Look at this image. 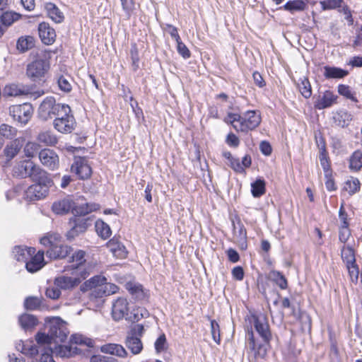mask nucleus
Wrapping results in <instances>:
<instances>
[{
	"mask_svg": "<svg viewBox=\"0 0 362 362\" xmlns=\"http://www.w3.org/2000/svg\"><path fill=\"white\" fill-rule=\"evenodd\" d=\"M254 327L264 344L255 341L253 330L248 329L247 338L250 349L255 353V357L264 358L267 355V346L272 339V334L268 322V319L264 314L252 315Z\"/></svg>",
	"mask_w": 362,
	"mask_h": 362,
	"instance_id": "nucleus-1",
	"label": "nucleus"
},
{
	"mask_svg": "<svg viewBox=\"0 0 362 362\" xmlns=\"http://www.w3.org/2000/svg\"><path fill=\"white\" fill-rule=\"evenodd\" d=\"M106 281L107 279L104 276H94L81 285L80 290L83 293L91 290L90 296L95 298H100L116 293L119 287L114 284L106 282Z\"/></svg>",
	"mask_w": 362,
	"mask_h": 362,
	"instance_id": "nucleus-2",
	"label": "nucleus"
},
{
	"mask_svg": "<svg viewBox=\"0 0 362 362\" xmlns=\"http://www.w3.org/2000/svg\"><path fill=\"white\" fill-rule=\"evenodd\" d=\"M225 122L231 124L238 132H247L254 130L261 123V116L255 110H248L243 115L228 113Z\"/></svg>",
	"mask_w": 362,
	"mask_h": 362,
	"instance_id": "nucleus-3",
	"label": "nucleus"
},
{
	"mask_svg": "<svg viewBox=\"0 0 362 362\" xmlns=\"http://www.w3.org/2000/svg\"><path fill=\"white\" fill-rule=\"evenodd\" d=\"M40 243L49 247L46 255L50 259H64L72 251L70 246L63 243L62 237L59 233H48L40 239Z\"/></svg>",
	"mask_w": 362,
	"mask_h": 362,
	"instance_id": "nucleus-4",
	"label": "nucleus"
},
{
	"mask_svg": "<svg viewBox=\"0 0 362 362\" xmlns=\"http://www.w3.org/2000/svg\"><path fill=\"white\" fill-rule=\"evenodd\" d=\"M48 333H37L35 339L37 344H51L53 341L54 343L64 341L68 335L66 325L60 321L59 318L54 319L47 325Z\"/></svg>",
	"mask_w": 362,
	"mask_h": 362,
	"instance_id": "nucleus-5",
	"label": "nucleus"
},
{
	"mask_svg": "<svg viewBox=\"0 0 362 362\" xmlns=\"http://www.w3.org/2000/svg\"><path fill=\"white\" fill-rule=\"evenodd\" d=\"M37 177L36 179H32L35 184L30 185L25 192V198L28 201L39 200L45 197L53 183L46 171L43 175L42 173Z\"/></svg>",
	"mask_w": 362,
	"mask_h": 362,
	"instance_id": "nucleus-6",
	"label": "nucleus"
},
{
	"mask_svg": "<svg viewBox=\"0 0 362 362\" xmlns=\"http://www.w3.org/2000/svg\"><path fill=\"white\" fill-rule=\"evenodd\" d=\"M44 170L30 160H23L16 163L13 168V175L18 178L30 177L36 179L37 176L44 174Z\"/></svg>",
	"mask_w": 362,
	"mask_h": 362,
	"instance_id": "nucleus-7",
	"label": "nucleus"
},
{
	"mask_svg": "<svg viewBox=\"0 0 362 362\" xmlns=\"http://www.w3.org/2000/svg\"><path fill=\"white\" fill-rule=\"evenodd\" d=\"M49 69V63L45 59L38 58L27 65L26 76L34 82L41 81Z\"/></svg>",
	"mask_w": 362,
	"mask_h": 362,
	"instance_id": "nucleus-8",
	"label": "nucleus"
},
{
	"mask_svg": "<svg viewBox=\"0 0 362 362\" xmlns=\"http://www.w3.org/2000/svg\"><path fill=\"white\" fill-rule=\"evenodd\" d=\"M59 108H62L61 103H56L54 97H47L38 108V116L41 119L46 121L55 117Z\"/></svg>",
	"mask_w": 362,
	"mask_h": 362,
	"instance_id": "nucleus-9",
	"label": "nucleus"
},
{
	"mask_svg": "<svg viewBox=\"0 0 362 362\" xmlns=\"http://www.w3.org/2000/svg\"><path fill=\"white\" fill-rule=\"evenodd\" d=\"M9 112L14 120L25 124L32 117L33 108L31 104L25 103L10 107Z\"/></svg>",
	"mask_w": 362,
	"mask_h": 362,
	"instance_id": "nucleus-10",
	"label": "nucleus"
},
{
	"mask_svg": "<svg viewBox=\"0 0 362 362\" xmlns=\"http://www.w3.org/2000/svg\"><path fill=\"white\" fill-rule=\"evenodd\" d=\"M39 159L41 163L51 170L58 169L59 158L57 153L52 149L44 148L39 152Z\"/></svg>",
	"mask_w": 362,
	"mask_h": 362,
	"instance_id": "nucleus-11",
	"label": "nucleus"
},
{
	"mask_svg": "<svg viewBox=\"0 0 362 362\" xmlns=\"http://www.w3.org/2000/svg\"><path fill=\"white\" fill-rule=\"evenodd\" d=\"M71 170L81 180L88 179L92 173L91 168L88 163V160L84 157L75 158L71 166Z\"/></svg>",
	"mask_w": 362,
	"mask_h": 362,
	"instance_id": "nucleus-12",
	"label": "nucleus"
},
{
	"mask_svg": "<svg viewBox=\"0 0 362 362\" xmlns=\"http://www.w3.org/2000/svg\"><path fill=\"white\" fill-rule=\"evenodd\" d=\"M88 219L81 217H73L69 220L70 230L66 233V238L72 240L79 234L84 233L88 226Z\"/></svg>",
	"mask_w": 362,
	"mask_h": 362,
	"instance_id": "nucleus-13",
	"label": "nucleus"
},
{
	"mask_svg": "<svg viewBox=\"0 0 362 362\" xmlns=\"http://www.w3.org/2000/svg\"><path fill=\"white\" fill-rule=\"evenodd\" d=\"M127 300L124 298H118L112 303V317L115 321H119L124 317H127L129 314Z\"/></svg>",
	"mask_w": 362,
	"mask_h": 362,
	"instance_id": "nucleus-14",
	"label": "nucleus"
},
{
	"mask_svg": "<svg viewBox=\"0 0 362 362\" xmlns=\"http://www.w3.org/2000/svg\"><path fill=\"white\" fill-rule=\"evenodd\" d=\"M54 127L63 134L71 133L76 127V120L74 116L66 117H56L53 122Z\"/></svg>",
	"mask_w": 362,
	"mask_h": 362,
	"instance_id": "nucleus-15",
	"label": "nucleus"
},
{
	"mask_svg": "<svg viewBox=\"0 0 362 362\" xmlns=\"http://www.w3.org/2000/svg\"><path fill=\"white\" fill-rule=\"evenodd\" d=\"M39 36L42 42L45 45L52 44L56 38L55 30L50 27L49 23L42 22L38 26Z\"/></svg>",
	"mask_w": 362,
	"mask_h": 362,
	"instance_id": "nucleus-16",
	"label": "nucleus"
},
{
	"mask_svg": "<svg viewBox=\"0 0 362 362\" xmlns=\"http://www.w3.org/2000/svg\"><path fill=\"white\" fill-rule=\"evenodd\" d=\"M44 254L45 252L43 251L40 250L34 256L32 255L30 257H29L30 259L25 262V268L28 272L34 273L39 271L44 267Z\"/></svg>",
	"mask_w": 362,
	"mask_h": 362,
	"instance_id": "nucleus-17",
	"label": "nucleus"
},
{
	"mask_svg": "<svg viewBox=\"0 0 362 362\" xmlns=\"http://www.w3.org/2000/svg\"><path fill=\"white\" fill-rule=\"evenodd\" d=\"M81 279L76 277L61 276L54 279V285L63 290H70L77 286Z\"/></svg>",
	"mask_w": 362,
	"mask_h": 362,
	"instance_id": "nucleus-18",
	"label": "nucleus"
},
{
	"mask_svg": "<svg viewBox=\"0 0 362 362\" xmlns=\"http://www.w3.org/2000/svg\"><path fill=\"white\" fill-rule=\"evenodd\" d=\"M74 202L69 197L64 198L53 203L52 209L58 215H64L72 210Z\"/></svg>",
	"mask_w": 362,
	"mask_h": 362,
	"instance_id": "nucleus-19",
	"label": "nucleus"
},
{
	"mask_svg": "<svg viewBox=\"0 0 362 362\" xmlns=\"http://www.w3.org/2000/svg\"><path fill=\"white\" fill-rule=\"evenodd\" d=\"M337 96H336L330 90H326L322 95H319L317 100L315 102V107L318 110H323L331 107L336 101Z\"/></svg>",
	"mask_w": 362,
	"mask_h": 362,
	"instance_id": "nucleus-20",
	"label": "nucleus"
},
{
	"mask_svg": "<svg viewBox=\"0 0 362 362\" xmlns=\"http://www.w3.org/2000/svg\"><path fill=\"white\" fill-rule=\"evenodd\" d=\"M55 357L69 358L79 354V349L76 346L69 345H59L53 349Z\"/></svg>",
	"mask_w": 362,
	"mask_h": 362,
	"instance_id": "nucleus-21",
	"label": "nucleus"
},
{
	"mask_svg": "<svg viewBox=\"0 0 362 362\" xmlns=\"http://www.w3.org/2000/svg\"><path fill=\"white\" fill-rule=\"evenodd\" d=\"M100 351L104 354L115 355L119 358H126L128 355L126 349L118 344H106L100 347Z\"/></svg>",
	"mask_w": 362,
	"mask_h": 362,
	"instance_id": "nucleus-22",
	"label": "nucleus"
},
{
	"mask_svg": "<svg viewBox=\"0 0 362 362\" xmlns=\"http://www.w3.org/2000/svg\"><path fill=\"white\" fill-rule=\"evenodd\" d=\"M107 246L112 255L119 259L127 257V252L125 247L117 238H113L107 243Z\"/></svg>",
	"mask_w": 362,
	"mask_h": 362,
	"instance_id": "nucleus-23",
	"label": "nucleus"
},
{
	"mask_svg": "<svg viewBox=\"0 0 362 362\" xmlns=\"http://www.w3.org/2000/svg\"><path fill=\"white\" fill-rule=\"evenodd\" d=\"M319 159H320V165H321V166L324 170V173H325V177L331 175L332 170H331V167H330V163H329L328 153L326 151L325 142H322L321 146L320 147Z\"/></svg>",
	"mask_w": 362,
	"mask_h": 362,
	"instance_id": "nucleus-24",
	"label": "nucleus"
},
{
	"mask_svg": "<svg viewBox=\"0 0 362 362\" xmlns=\"http://www.w3.org/2000/svg\"><path fill=\"white\" fill-rule=\"evenodd\" d=\"M70 270L71 271V274L76 275V277L79 278L81 281L90 275L93 270V267L89 262H86L79 266H74V267H72Z\"/></svg>",
	"mask_w": 362,
	"mask_h": 362,
	"instance_id": "nucleus-25",
	"label": "nucleus"
},
{
	"mask_svg": "<svg viewBox=\"0 0 362 362\" xmlns=\"http://www.w3.org/2000/svg\"><path fill=\"white\" fill-rule=\"evenodd\" d=\"M125 344L134 355L139 354L143 349V344L141 339L134 334L127 337Z\"/></svg>",
	"mask_w": 362,
	"mask_h": 362,
	"instance_id": "nucleus-26",
	"label": "nucleus"
},
{
	"mask_svg": "<svg viewBox=\"0 0 362 362\" xmlns=\"http://www.w3.org/2000/svg\"><path fill=\"white\" fill-rule=\"evenodd\" d=\"M35 252L34 247L27 248L21 246H16L13 250L14 257L18 262H26Z\"/></svg>",
	"mask_w": 362,
	"mask_h": 362,
	"instance_id": "nucleus-27",
	"label": "nucleus"
},
{
	"mask_svg": "<svg viewBox=\"0 0 362 362\" xmlns=\"http://www.w3.org/2000/svg\"><path fill=\"white\" fill-rule=\"evenodd\" d=\"M324 70V76L327 79L343 78L349 74L346 70L335 66H325Z\"/></svg>",
	"mask_w": 362,
	"mask_h": 362,
	"instance_id": "nucleus-28",
	"label": "nucleus"
},
{
	"mask_svg": "<svg viewBox=\"0 0 362 362\" xmlns=\"http://www.w3.org/2000/svg\"><path fill=\"white\" fill-rule=\"evenodd\" d=\"M23 146V140L16 139L7 145L4 149V154L8 160L13 158Z\"/></svg>",
	"mask_w": 362,
	"mask_h": 362,
	"instance_id": "nucleus-29",
	"label": "nucleus"
},
{
	"mask_svg": "<svg viewBox=\"0 0 362 362\" xmlns=\"http://www.w3.org/2000/svg\"><path fill=\"white\" fill-rule=\"evenodd\" d=\"M98 209V205L95 204H83L81 205H75L72 208V213L74 217H81L85 216L90 212L95 211Z\"/></svg>",
	"mask_w": 362,
	"mask_h": 362,
	"instance_id": "nucleus-30",
	"label": "nucleus"
},
{
	"mask_svg": "<svg viewBox=\"0 0 362 362\" xmlns=\"http://www.w3.org/2000/svg\"><path fill=\"white\" fill-rule=\"evenodd\" d=\"M18 322L23 329L28 330L35 327L38 324V320L34 315L25 313L19 317Z\"/></svg>",
	"mask_w": 362,
	"mask_h": 362,
	"instance_id": "nucleus-31",
	"label": "nucleus"
},
{
	"mask_svg": "<svg viewBox=\"0 0 362 362\" xmlns=\"http://www.w3.org/2000/svg\"><path fill=\"white\" fill-rule=\"evenodd\" d=\"M45 8L48 16L52 18L53 21L57 23H62L63 21L64 18L63 13L60 11V10L54 4L51 2L47 3L45 5Z\"/></svg>",
	"mask_w": 362,
	"mask_h": 362,
	"instance_id": "nucleus-32",
	"label": "nucleus"
},
{
	"mask_svg": "<svg viewBox=\"0 0 362 362\" xmlns=\"http://www.w3.org/2000/svg\"><path fill=\"white\" fill-rule=\"evenodd\" d=\"M238 230H236V226L233 223L234 227V233L237 238V241L240 244L242 249H245L247 247L246 238H247V232L245 226L240 221H238L237 223Z\"/></svg>",
	"mask_w": 362,
	"mask_h": 362,
	"instance_id": "nucleus-33",
	"label": "nucleus"
},
{
	"mask_svg": "<svg viewBox=\"0 0 362 362\" xmlns=\"http://www.w3.org/2000/svg\"><path fill=\"white\" fill-rule=\"evenodd\" d=\"M37 140L45 146H54L58 139L51 131H43L39 133Z\"/></svg>",
	"mask_w": 362,
	"mask_h": 362,
	"instance_id": "nucleus-34",
	"label": "nucleus"
},
{
	"mask_svg": "<svg viewBox=\"0 0 362 362\" xmlns=\"http://www.w3.org/2000/svg\"><path fill=\"white\" fill-rule=\"evenodd\" d=\"M35 46V39L32 36L21 37L16 43V48L21 52H25Z\"/></svg>",
	"mask_w": 362,
	"mask_h": 362,
	"instance_id": "nucleus-35",
	"label": "nucleus"
},
{
	"mask_svg": "<svg viewBox=\"0 0 362 362\" xmlns=\"http://www.w3.org/2000/svg\"><path fill=\"white\" fill-rule=\"evenodd\" d=\"M41 356L40 362H54L53 357L54 356V350L50 347L49 344H38Z\"/></svg>",
	"mask_w": 362,
	"mask_h": 362,
	"instance_id": "nucleus-36",
	"label": "nucleus"
},
{
	"mask_svg": "<svg viewBox=\"0 0 362 362\" xmlns=\"http://www.w3.org/2000/svg\"><path fill=\"white\" fill-rule=\"evenodd\" d=\"M21 347V351L25 355H29L30 356H34L39 354L40 352V348L39 346H37L33 344V341H27L25 343L19 344L17 346L18 349L20 350Z\"/></svg>",
	"mask_w": 362,
	"mask_h": 362,
	"instance_id": "nucleus-37",
	"label": "nucleus"
},
{
	"mask_svg": "<svg viewBox=\"0 0 362 362\" xmlns=\"http://www.w3.org/2000/svg\"><path fill=\"white\" fill-rule=\"evenodd\" d=\"M149 315L148 310L142 307L134 308L132 312L128 314L127 320L132 322H138L142 318H146Z\"/></svg>",
	"mask_w": 362,
	"mask_h": 362,
	"instance_id": "nucleus-38",
	"label": "nucleus"
},
{
	"mask_svg": "<svg viewBox=\"0 0 362 362\" xmlns=\"http://www.w3.org/2000/svg\"><path fill=\"white\" fill-rule=\"evenodd\" d=\"M306 3L303 0H293L289 1L284 5L283 8L284 10L293 13L296 11H303L306 8Z\"/></svg>",
	"mask_w": 362,
	"mask_h": 362,
	"instance_id": "nucleus-39",
	"label": "nucleus"
},
{
	"mask_svg": "<svg viewBox=\"0 0 362 362\" xmlns=\"http://www.w3.org/2000/svg\"><path fill=\"white\" fill-rule=\"evenodd\" d=\"M69 343L72 346H74V344L86 346L88 347L93 346V341L91 339L78 334L71 335Z\"/></svg>",
	"mask_w": 362,
	"mask_h": 362,
	"instance_id": "nucleus-40",
	"label": "nucleus"
},
{
	"mask_svg": "<svg viewBox=\"0 0 362 362\" xmlns=\"http://www.w3.org/2000/svg\"><path fill=\"white\" fill-rule=\"evenodd\" d=\"M42 305V298L36 296L27 297L24 300V308L28 310L40 309Z\"/></svg>",
	"mask_w": 362,
	"mask_h": 362,
	"instance_id": "nucleus-41",
	"label": "nucleus"
},
{
	"mask_svg": "<svg viewBox=\"0 0 362 362\" xmlns=\"http://www.w3.org/2000/svg\"><path fill=\"white\" fill-rule=\"evenodd\" d=\"M26 91L24 88L20 87L16 84H10L6 86L3 90V94L5 96H18L26 94Z\"/></svg>",
	"mask_w": 362,
	"mask_h": 362,
	"instance_id": "nucleus-42",
	"label": "nucleus"
},
{
	"mask_svg": "<svg viewBox=\"0 0 362 362\" xmlns=\"http://www.w3.org/2000/svg\"><path fill=\"white\" fill-rule=\"evenodd\" d=\"M95 229L98 234L103 239L108 238L112 234V231L109 225L102 220H98L95 222Z\"/></svg>",
	"mask_w": 362,
	"mask_h": 362,
	"instance_id": "nucleus-43",
	"label": "nucleus"
},
{
	"mask_svg": "<svg viewBox=\"0 0 362 362\" xmlns=\"http://www.w3.org/2000/svg\"><path fill=\"white\" fill-rule=\"evenodd\" d=\"M86 252L83 250H79L74 252L70 257L69 262L71 264L69 266L70 269L74 267V266H79L82 264L86 263L85 259Z\"/></svg>",
	"mask_w": 362,
	"mask_h": 362,
	"instance_id": "nucleus-44",
	"label": "nucleus"
},
{
	"mask_svg": "<svg viewBox=\"0 0 362 362\" xmlns=\"http://www.w3.org/2000/svg\"><path fill=\"white\" fill-rule=\"evenodd\" d=\"M269 278L274 281L281 289H286L288 286L286 277L279 271L272 270L269 273Z\"/></svg>",
	"mask_w": 362,
	"mask_h": 362,
	"instance_id": "nucleus-45",
	"label": "nucleus"
},
{
	"mask_svg": "<svg viewBox=\"0 0 362 362\" xmlns=\"http://www.w3.org/2000/svg\"><path fill=\"white\" fill-rule=\"evenodd\" d=\"M251 192L254 197H259L265 193V181L257 179L251 184Z\"/></svg>",
	"mask_w": 362,
	"mask_h": 362,
	"instance_id": "nucleus-46",
	"label": "nucleus"
},
{
	"mask_svg": "<svg viewBox=\"0 0 362 362\" xmlns=\"http://www.w3.org/2000/svg\"><path fill=\"white\" fill-rule=\"evenodd\" d=\"M21 17L19 13L13 11H5L0 16V21L8 28Z\"/></svg>",
	"mask_w": 362,
	"mask_h": 362,
	"instance_id": "nucleus-47",
	"label": "nucleus"
},
{
	"mask_svg": "<svg viewBox=\"0 0 362 362\" xmlns=\"http://www.w3.org/2000/svg\"><path fill=\"white\" fill-rule=\"evenodd\" d=\"M336 125L340 127H345L348 126L349 121H351V115L347 112L340 111L337 112L333 117Z\"/></svg>",
	"mask_w": 362,
	"mask_h": 362,
	"instance_id": "nucleus-48",
	"label": "nucleus"
},
{
	"mask_svg": "<svg viewBox=\"0 0 362 362\" xmlns=\"http://www.w3.org/2000/svg\"><path fill=\"white\" fill-rule=\"evenodd\" d=\"M341 259L346 265L354 264L356 262L355 254L354 250L348 246H344L341 251Z\"/></svg>",
	"mask_w": 362,
	"mask_h": 362,
	"instance_id": "nucleus-49",
	"label": "nucleus"
},
{
	"mask_svg": "<svg viewBox=\"0 0 362 362\" xmlns=\"http://www.w3.org/2000/svg\"><path fill=\"white\" fill-rule=\"evenodd\" d=\"M349 168L355 171L362 168V152L358 151L352 154L349 160Z\"/></svg>",
	"mask_w": 362,
	"mask_h": 362,
	"instance_id": "nucleus-50",
	"label": "nucleus"
},
{
	"mask_svg": "<svg viewBox=\"0 0 362 362\" xmlns=\"http://www.w3.org/2000/svg\"><path fill=\"white\" fill-rule=\"evenodd\" d=\"M344 190H346L350 195H353L360 189V182L357 178L351 177L348 180L345 182V185L344 187Z\"/></svg>",
	"mask_w": 362,
	"mask_h": 362,
	"instance_id": "nucleus-51",
	"label": "nucleus"
},
{
	"mask_svg": "<svg viewBox=\"0 0 362 362\" xmlns=\"http://www.w3.org/2000/svg\"><path fill=\"white\" fill-rule=\"evenodd\" d=\"M298 88L305 98H309L312 95V88L308 78L303 77L298 83Z\"/></svg>",
	"mask_w": 362,
	"mask_h": 362,
	"instance_id": "nucleus-52",
	"label": "nucleus"
},
{
	"mask_svg": "<svg viewBox=\"0 0 362 362\" xmlns=\"http://www.w3.org/2000/svg\"><path fill=\"white\" fill-rule=\"evenodd\" d=\"M16 129L10 125L2 124L0 126V134L6 139H12L16 136Z\"/></svg>",
	"mask_w": 362,
	"mask_h": 362,
	"instance_id": "nucleus-53",
	"label": "nucleus"
},
{
	"mask_svg": "<svg viewBox=\"0 0 362 362\" xmlns=\"http://www.w3.org/2000/svg\"><path fill=\"white\" fill-rule=\"evenodd\" d=\"M343 0H324L320 2L323 10H331L341 7Z\"/></svg>",
	"mask_w": 362,
	"mask_h": 362,
	"instance_id": "nucleus-54",
	"label": "nucleus"
},
{
	"mask_svg": "<svg viewBox=\"0 0 362 362\" xmlns=\"http://www.w3.org/2000/svg\"><path fill=\"white\" fill-rule=\"evenodd\" d=\"M211 333L214 341L219 344L221 342L220 327L215 320L211 321Z\"/></svg>",
	"mask_w": 362,
	"mask_h": 362,
	"instance_id": "nucleus-55",
	"label": "nucleus"
},
{
	"mask_svg": "<svg viewBox=\"0 0 362 362\" xmlns=\"http://www.w3.org/2000/svg\"><path fill=\"white\" fill-rule=\"evenodd\" d=\"M57 83L60 90L69 93L71 90V85L69 82V77L60 76L57 79Z\"/></svg>",
	"mask_w": 362,
	"mask_h": 362,
	"instance_id": "nucleus-56",
	"label": "nucleus"
},
{
	"mask_svg": "<svg viewBox=\"0 0 362 362\" xmlns=\"http://www.w3.org/2000/svg\"><path fill=\"white\" fill-rule=\"evenodd\" d=\"M40 146L35 142H28L24 147V153L27 157H33L39 151Z\"/></svg>",
	"mask_w": 362,
	"mask_h": 362,
	"instance_id": "nucleus-57",
	"label": "nucleus"
},
{
	"mask_svg": "<svg viewBox=\"0 0 362 362\" xmlns=\"http://www.w3.org/2000/svg\"><path fill=\"white\" fill-rule=\"evenodd\" d=\"M338 92L341 95L351 100L352 101L357 102L356 98L354 95L351 90L349 86L341 84L338 86Z\"/></svg>",
	"mask_w": 362,
	"mask_h": 362,
	"instance_id": "nucleus-58",
	"label": "nucleus"
},
{
	"mask_svg": "<svg viewBox=\"0 0 362 362\" xmlns=\"http://www.w3.org/2000/svg\"><path fill=\"white\" fill-rule=\"evenodd\" d=\"M346 266L348 269L351 281L353 283L356 284L358 282L359 274V269L357 264L355 262L354 264H351Z\"/></svg>",
	"mask_w": 362,
	"mask_h": 362,
	"instance_id": "nucleus-59",
	"label": "nucleus"
},
{
	"mask_svg": "<svg viewBox=\"0 0 362 362\" xmlns=\"http://www.w3.org/2000/svg\"><path fill=\"white\" fill-rule=\"evenodd\" d=\"M166 337L164 334H161L155 341V349L158 353H160L167 349Z\"/></svg>",
	"mask_w": 362,
	"mask_h": 362,
	"instance_id": "nucleus-60",
	"label": "nucleus"
},
{
	"mask_svg": "<svg viewBox=\"0 0 362 362\" xmlns=\"http://www.w3.org/2000/svg\"><path fill=\"white\" fill-rule=\"evenodd\" d=\"M122 8L126 16L129 18L134 8V4L132 0H120Z\"/></svg>",
	"mask_w": 362,
	"mask_h": 362,
	"instance_id": "nucleus-61",
	"label": "nucleus"
},
{
	"mask_svg": "<svg viewBox=\"0 0 362 362\" xmlns=\"http://www.w3.org/2000/svg\"><path fill=\"white\" fill-rule=\"evenodd\" d=\"M228 165L236 173H244L245 172L238 158L233 157L228 161Z\"/></svg>",
	"mask_w": 362,
	"mask_h": 362,
	"instance_id": "nucleus-62",
	"label": "nucleus"
},
{
	"mask_svg": "<svg viewBox=\"0 0 362 362\" xmlns=\"http://www.w3.org/2000/svg\"><path fill=\"white\" fill-rule=\"evenodd\" d=\"M177 50L178 53L184 58L188 59L190 57V52L187 46L180 40L177 42Z\"/></svg>",
	"mask_w": 362,
	"mask_h": 362,
	"instance_id": "nucleus-63",
	"label": "nucleus"
},
{
	"mask_svg": "<svg viewBox=\"0 0 362 362\" xmlns=\"http://www.w3.org/2000/svg\"><path fill=\"white\" fill-rule=\"evenodd\" d=\"M90 362H118L113 357L105 356L102 355H95L90 358Z\"/></svg>",
	"mask_w": 362,
	"mask_h": 362,
	"instance_id": "nucleus-64",
	"label": "nucleus"
}]
</instances>
